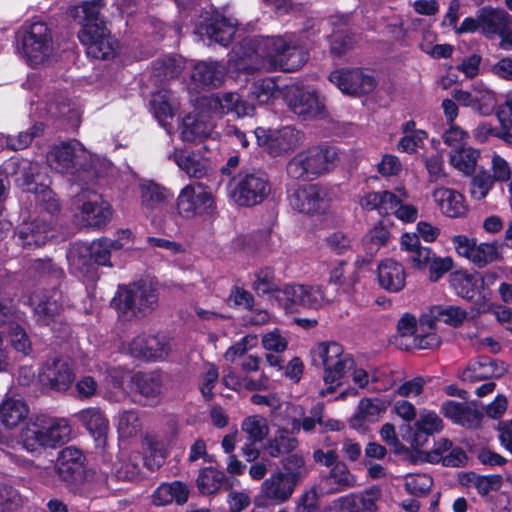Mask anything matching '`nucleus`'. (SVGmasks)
Masks as SVG:
<instances>
[{"mask_svg": "<svg viewBox=\"0 0 512 512\" xmlns=\"http://www.w3.org/2000/svg\"><path fill=\"white\" fill-rule=\"evenodd\" d=\"M247 45L249 48L243 52V56L235 63H230V67L245 72L257 69L292 72L302 67L307 60L294 34L261 36L249 41Z\"/></svg>", "mask_w": 512, "mask_h": 512, "instance_id": "nucleus-1", "label": "nucleus"}, {"mask_svg": "<svg viewBox=\"0 0 512 512\" xmlns=\"http://www.w3.org/2000/svg\"><path fill=\"white\" fill-rule=\"evenodd\" d=\"M19 186L31 193L36 201L39 216L30 222H24L18 230L19 244L24 248L40 247L49 238L54 215L59 211V203L53 191L43 184H37L25 178Z\"/></svg>", "mask_w": 512, "mask_h": 512, "instance_id": "nucleus-2", "label": "nucleus"}, {"mask_svg": "<svg viewBox=\"0 0 512 512\" xmlns=\"http://www.w3.org/2000/svg\"><path fill=\"white\" fill-rule=\"evenodd\" d=\"M100 2H84L71 10L72 17L81 25L78 34L80 42L86 47L88 56L95 59H109L114 55L115 43L99 17Z\"/></svg>", "mask_w": 512, "mask_h": 512, "instance_id": "nucleus-3", "label": "nucleus"}, {"mask_svg": "<svg viewBox=\"0 0 512 512\" xmlns=\"http://www.w3.org/2000/svg\"><path fill=\"white\" fill-rule=\"evenodd\" d=\"M397 193L391 191L370 192L360 199L363 209L376 210L380 215H394L398 220L412 223L418 218V209L405 203L409 194L405 188H398Z\"/></svg>", "mask_w": 512, "mask_h": 512, "instance_id": "nucleus-4", "label": "nucleus"}, {"mask_svg": "<svg viewBox=\"0 0 512 512\" xmlns=\"http://www.w3.org/2000/svg\"><path fill=\"white\" fill-rule=\"evenodd\" d=\"M113 248L111 239L103 238L90 244H76L68 252L67 259L73 273L93 277L95 264L111 266L110 254Z\"/></svg>", "mask_w": 512, "mask_h": 512, "instance_id": "nucleus-5", "label": "nucleus"}, {"mask_svg": "<svg viewBox=\"0 0 512 512\" xmlns=\"http://www.w3.org/2000/svg\"><path fill=\"white\" fill-rule=\"evenodd\" d=\"M336 152L332 148L312 147L297 153L287 164V174L293 179H310L331 169Z\"/></svg>", "mask_w": 512, "mask_h": 512, "instance_id": "nucleus-6", "label": "nucleus"}, {"mask_svg": "<svg viewBox=\"0 0 512 512\" xmlns=\"http://www.w3.org/2000/svg\"><path fill=\"white\" fill-rule=\"evenodd\" d=\"M267 176L262 172H244L234 177L230 185V194L240 206L260 204L270 193Z\"/></svg>", "mask_w": 512, "mask_h": 512, "instance_id": "nucleus-7", "label": "nucleus"}, {"mask_svg": "<svg viewBox=\"0 0 512 512\" xmlns=\"http://www.w3.org/2000/svg\"><path fill=\"white\" fill-rule=\"evenodd\" d=\"M159 295L156 287L147 282L130 285L118 294L116 306L124 313L130 312L137 317L152 313L158 305Z\"/></svg>", "mask_w": 512, "mask_h": 512, "instance_id": "nucleus-8", "label": "nucleus"}, {"mask_svg": "<svg viewBox=\"0 0 512 512\" xmlns=\"http://www.w3.org/2000/svg\"><path fill=\"white\" fill-rule=\"evenodd\" d=\"M21 46L28 63H43L53 52L52 36L47 24L40 21L30 24L23 33Z\"/></svg>", "mask_w": 512, "mask_h": 512, "instance_id": "nucleus-9", "label": "nucleus"}, {"mask_svg": "<svg viewBox=\"0 0 512 512\" xmlns=\"http://www.w3.org/2000/svg\"><path fill=\"white\" fill-rule=\"evenodd\" d=\"M73 206L83 224L88 227H103L112 217L110 203L95 192L82 191L77 194Z\"/></svg>", "mask_w": 512, "mask_h": 512, "instance_id": "nucleus-10", "label": "nucleus"}, {"mask_svg": "<svg viewBox=\"0 0 512 512\" xmlns=\"http://www.w3.org/2000/svg\"><path fill=\"white\" fill-rule=\"evenodd\" d=\"M480 33L492 39L498 36L500 47L512 49V16L505 10L490 6L479 9Z\"/></svg>", "mask_w": 512, "mask_h": 512, "instance_id": "nucleus-11", "label": "nucleus"}, {"mask_svg": "<svg viewBox=\"0 0 512 512\" xmlns=\"http://www.w3.org/2000/svg\"><path fill=\"white\" fill-rule=\"evenodd\" d=\"M213 206L211 192L200 183L186 185L176 200L178 215L186 219L203 215L212 210Z\"/></svg>", "mask_w": 512, "mask_h": 512, "instance_id": "nucleus-12", "label": "nucleus"}, {"mask_svg": "<svg viewBox=\"0 0 512 512\" xmlns=\"http://www.w3.org/2000/svg\"><path fill=\"white\" fill-rule=\"evenodd\" d=\"M401 337L412 339L411 345L418 349H432L439 345L440 339L433 332V317L423 314L417 321L414 316L404 315L398 322Z\"/></svg>", "mask_w": 512, "mask_h": 512, "instance_id": "nucleus-13", "label": "nucleus"}, {"mask_svg": "<svg viewBox=\"0 0 512 512\" xmlns=\"http://www.w3.org/2000/svg\"><path fill=\"white\" fill-rule=\"evenodd\" d=\"M451 242L458 256L467 259L480 268L500 257V246L497 242L477 244L475 238H470L464 234L454 235Z\"/></svg>", "mask_w": 512, "mask_h": 512, "instance_id": "nucleus-14", "label": "nucleus"}, {"mask_svg": "<svg viewBox=\"0 0 512 512\" xmlns=\"http://www.w3.org/2000/svg\"><path fill=\"white\" fill-rule=\"evenodd\" d=\"M257 143L265 147L271 156H282L294 150L301 143L300 133L291 126L279 129L257 128L254 132Z\"/></svg>", "mask_w": 512, "mask_h": 512, "instance_id": "nucleus-15", "label": "nucleus"}, {"mask_svg": "<svg viewBox=\"0 0 512 512\" xmlns=\"http://www.w3.org/2000/svg\"><path fill=\"white\" fill-rule=\"evenodd\" d=\"M296 485L295 476L282 471L274 472L261 484V492L254 498V505L266 507L269 500L277 504L284 503L291 498Z\"/></svg>", "mask_w": 512, "mask_h": 512, "instance_id": "nucleus-16", "label": "nucleus"}, {"mask_svg": "<svg viewBox=\"0 0 512 512\" xmlns=\"http://www.w3.org/2000/svg\"><path fill=\"white\" fill-rule=\"evenodd\" d=\"M37 321L45 326L55 329L65 302L60 291L54 289L50 292H35L29 299Z\"/></svg>", "mask_w": 512, "mask_h": 512, "instance_id": "nucleus-17", "label": "nucleus"}, {"mask_svg": "<svg viewBox=\"0 0 512 512\" xmlns=\"http://www.w3.org/2000/svg\"><path fill=\"white\" fill-rule=\"evenodd\" d=\"M86 158L84 147L77 141L54 146L47 155L50 167L60 173L73 174L84 167L82 160Z\"/></svg>", "mask_w": 512, "mask_h": 512, "instance_id": "nucleus-18", "label": "nucleus"}, {"mask_svg": "<svg viewBox=\"0 0 512 512\" xmlns=\"http://www.w3.org/2000/svg\"><path fill=\"white\" fill-rule=\"evenodd\" d=\"M237 21L227 18L219 12L206 13L203 21L195 25V33L226 46L232 40L236 32Z\"/></svg>", "mask_w": 512, "mask_h": 512, "instance_id": "nucleus-19", "label": "nucleus"}, {"mask_svg": "<svg viewBox=\"0 0 512 512\" xmlns=\"http://www.w3.org/2000/svg\"><path fill=\"white\" fill-rule=\"evenodd\" d=\"M329 80L341 92L349 95L369 93L375 87L374 78L360 69L335 70L330 74Z\"/></svg>", "mask_w": 512, "mask_h": 512, "instance_id": "nucleus-20", "label": "nucleus"}, {"mask_svg": "<svg viewBox=\"0 0 512 512\" xmlns=\"http://www.w3.org/2000/svg\"><path fill=\"white\" fill-rule=\"evenodd\" d=\"M39 377L50 388L56 391H66L72 385L75 374L67 359L54 357L44 363Z\"/></svg>", "mask_w": 512, "mask_h": 512, "instance_id": "nucleus-21", "label": "nucleus"}, {"mask_svg": "<svg viewBox=\"0 0 512 512\" xmlns=\"http://www.w3.org/2000/svg\"><path fill=\"white\" fill-rule=\"evenodd\" d=\"M289 203L299 212L313 214L326 208V193L318 185H303L289 195Z\"/></svg>", "mask_w": 512, "mask_h": 512, "instance_id": "nucleus-22", "label": "nucleus"}, {"mask_svg": "<svg viewBox=\"0 0 512 512\" xmlns=\"http://www.w3.org/2000/svg\"><path fill=\"white\" fill-rule=\"evenodd\" d=\"M128 353L139 359L163 360L170 351L168 341L162 337L141 334L128 344Z\"/></svg>", "mask_w": 512, "mask_h": 512, "instance_id": "nucleus-23", "label": "nucleus"}, {"mask_svg": "<svg viewBox=\"0 0 512 512\" xmlns=\"http://www.w3.org/2000/svg\"><path fill=\"white\" fill-rule=\"evenodd\" d=\"M400 250L405 253V260L412 269L425 270L433 251L423 246L415 233H404L400 237Z\"/></svg>", "mask_w": 512, "mask_h": 512, "instance_id": "nucleus-24", "label": "nucleus"}, {"mask_svg": "<svg viewBox=\"0 0 512 512\" xmlns=\"http://www.w3.org/2000/svg\"><path fill=\"white\" fill-rule=\"evenodd\" d=\"M208 106L216 114H234L238 118L250 116L254 112V106L234 92L212 96L208 99Z\"/></svg>", "mask_w": 512, "mask_h": 512, "instance_id": "nucleus-25", "label": "nucleus"}, {"mask_svg": "<svg viewBox=\"0 0 512 512\" xmlns=\"http://www.w3.org/2000/svg\"><path fill=\"white\" fill-rule=\"evenodd\" d=\"M432 198L442 214L447 217L461 218L468 212L464 196L454 189L438 187L433 190Z\"/></svg>", "mask_w": 512, "mask_h": 512, "instance_id": "nucleus-26", "label": "nucleus"}, {"mask_svg": "<svg viewBox=\"0 0 512 512\" xmlns=\"http://www.w3.org/2000/svg\"><path fill=\"white\" fill-rule=\"evenodd\" d=\"M85 457L75 447H66L57 458L55 470L65 482H73L82 476Z\"/></svg>", "mask_w": 512, "mask_h": 512, "instance_id": "nucleus-27", "label": "nucleus"}, {"mask_svg": "<svg viewBox=\"0 0 512 512\" xmlns=\"http://www.w3.org/2000/svg\"><path fill=\"white\" fill-rule=\"evenodd\" d=\"M381 491L371 487L360 493H351L337 499V504L345 512H376Z\"/></svg>", "mask_w": 512, "mask_h": 512, "instance_id": "nucleus-28", "label": "nucleus"}, {"mask_svg": "<svg viewBox=\"0 0 512 512\" xmlns=\"http://www.w3.org/2000/svg\"><path fill=\"white\" fill-rule=\"evenodd\" d=\"M151 110L158 123L169 135L173 133L171 121L179 108V103L169 91H159L152 95Z\"/></svg>", "mask_w": 512, "mask_h": 512, "instance_id": "nucleus-29", "label": "nucleus"}, {"mask_svg": "<svg viewBox=\"0 0 512 512\" xmlns=\"http://www.w3.org/2000/svg\"><path fill=\"white\" fill-rule=\"evenodd\" d=\"M377 279L383 289L389 292H398L405 286L406 271L397 260L386 258L378 264Z\"/></svg>", "mask_w": 512, "mask_h": 512, "instance_id": "nucleus-30", "label": "nucleus"}, {"mask_svg": "<svg viewBox=\"0 0 512 512\" xmlns=\"http://www.w3.org/2000/svg\"><path fill=\"white\" fill-rule=\"evenodd\" d=\"M214 127V123L208 115L204 113L188 114L182 119L180 136L186 142L212 137Z\"/></svg>", "mask_w": 512, "mask_h": 512, "instance_id": "nucleus-31", "label": "nucleus"}, {"mask_svg": "<svg viewBox=\"0 0 512 512\" xmlns=\"http://www.w3.org/2000/svg\"><path fill=\"white\" fill-rule=\"evenodd\" d=\"M442 414L453 423L467 428H474L480 424L481 413L472 403L446 401L441 407Z\"/></svg>", "mask_w": 512, "mask_h": 512, "instance_id": "nucleus-32", "label": "nucleus"}, {"mask_svg": "<svg viewBox=\"0 0 512 512\" xmlns=\"http://www.w3.org/2000/svg\"><path fill=\"white\" fill-rule=\"evenodd\" d=\"M289 108L303 119L321 116L324 104L315 91L297 90L288 100Z\"/></svg>", "mask_w": 512, "mask_h": 512, "instance_id": "nucleus-33", "label": "nucleus"}, {"mask_svg": "<svg viewBox=\"0 0 512 512\" xmlns=\"http://www.w3.org/2000/svg\"><path fill=\"white\" fill-rule=\"evenodd\" d=\"M226 72L223 64L218 62H199L194 65L191 80L195 88H214L219 86Z\"/></svg>", "mask_w": 512, "mask_h": 512, "instance_id": "nucleus-34", "label": "nucleus"}, {"mask_svg": "<svg viewBox=\"0 0 512 512\" xmlns=\"http://www.w3.org/2000/svg\"><path fill=\"white\" fill-rule=\"evenodd\" d=\"M353 364V358L342 351L340 357L324 368L323 381L326 388L320 389L318 392L319 395L321 397H325L328 394L333 393L336 387L341 384V379L344 375L352 369Z\"/></svg>", "mask_w": 512, "mask_h": 512, "instance_id": "nucleus-35", "label": "nucleus"}, {"mask_svg": "<svg viewBox=\"0 0 512 512\" xmlns=\"http://www.w3.org/2000/svg\"><path fill=\"white\" fill-rule=\"evenodd\" d=\"M139 189L141 207L147 215L153 214L162 203L173 197L170 190L153 181H142Z\"/></svg>", "mask_w": 512, "mask_h": 512, "instance_id": "nucleus-36", "label": "nucleus"}, {"mask_svg": "<svg viewBox=\"0 0 512 512\" xmlns=\"http://www.w3.org/2000/svg\"><path fill=\"white\" fill-rule=\"evenodd\" d=\"M391 404L389 398H363L358 404V411L352 420L354 427L374 423L383 415Z\"/></svg>", "mask_w": 512, "mask_h": 512, "instance_id": "nucleus-37", "label": "nucleus"}, {"mask_svg": "<svg viewBox=\"0 0 512 512\" xmlns=\"http://www.w3.org/2000/svg\"><path fill=\"white\" fill-rule=\"evenodd\" d=\"M189 489L180 482H164L160 484L152 494V503L155 506H167L172 503L184 504L188 500Z\"/></svg>", "mask_w": 512, "mask_h": 512, "instance_id": "nucleus-38", "label": "nucleus"}, {"mask_svg": "<svg viewBox=\"0 0 512 512\" xmlns=\"http://www.w3.org/2000/svg\"><path fill=\"white\" fill-rule=\"evenodd\" d=\"M29 413L27 404L20 397H6L0 403V422L8 429L16 428Z\"/></svg>", "mask_w": 512, "mask_h": 512, "instance_id": "nucleus-39", "label": "nucleus"}, {"mask_svg": "<svg viewBox=\"0 0 512 512\" xmlns=\"http://www.w3.org/2000/svg\"><path fill=\"white\" fill-rule=\"evenodd\" d=\"M390 239L389 230L383 225H376L370 229L362 238V249L369 259L358 258L355 266L360 268L362 265L370 262V260L385 247Z\"/></svg>", "mask_w": 512, "mask_h": 512, "instance_id": "nucleus-40", "label": "nucleus"}, {"mask_svg": "<svg viewBox=\"0 0 512 512\" xmlns=\"http://www.w3.org/2000/svg\"><path fill=\"white\" fill-rule=\"evenodd\" d=\"M168 157L169 159H172L189 177L201 178L207 172L208 161L199 154H195L187 150L176 149Z\"/></svg>", "mask_w": 512, "mask_h": 512, "instance_id": "nucleus-41", "label": "nucleus"}, {"mask_svg": "<svg viewBox=\"0 0 512 512\" xmlns=\"http://www.w3.org/2000/svg\"><path fill=\"white\" fill-rule=\"evenodd\" d=\"M505 371L506 368L503 363L498 367L495 362L483 358L478 361L470 362L462 372L461 378L466 382H476L490 377H500Z\"/></svg>", "mask_w": 512, "mask_h": 512, "instance_id": "nucleus-42", "label": "nucleus"}, {"mask_svg": "<svg viewBox=\"0 0 512 512\" xmlns=\"http://www.w3.org/2000/svg\"><path fill=\"white\" fill-rule=\"evenodd\" d=\"M356 477L344 463H336L330 473L322 480L323 488L328 493H336L356 486Z\"/></svg>", "mask_w": 512, "mask_h": 512, "instance_id": "nucleus-43", "label": "nucleus"}, {"mask_svg": "<svg viewBox=\"0 0 512 512\" xmlns=\"http://www.w3.org/2000/svg\"><path fill=\"white\" fill-rule=\"evenodd\" d=\"M401 131L403 135L397 143V150L403 153H416L418 149L423 147L424 142L428 137L426 131L417 129L416 123L413 120L403 123Z\"/></svg>", "mask_w": 512, "mask_h": 512, "instance_id": "nucleus-44", "label": "nucleus"}, {"mask_svg": "<svg viewBox=\"0 0 512 512\" xmlns=\"http://www.w3.org/2000/svg\"><path fill=\"white\" fill-rule=\"evenodd\" d=\"M480 158V150L472 146L452 150L449 154V163L464 176L472 175Z\"/></svg>", "mask_w": 512, "mask_h": 512, "instance_id": "nucleus-45", "label": "nucleus"}, {"mask_svg": "<svg viewBox=\"0 0 512 512\" xmlns=\"http://www.w3.org/2000/svg\"><path fill=\"white\" fill-rule=\"evenodd\" d=\"M449 283L455 293L464 299H473L479 291L478 275L465 270L452 272L449 276Z\"/></svg>", "mask_w": 512, "mask_h": 512, "instance_id": "nucleus-46", "label": "nucleus"}, {"mask_svg": "<svg viewBox=\"0 0 512 512\" xmlns=\"http://www.w3.org/2000/svg\"><path fill=\"white\" fill-rule=\"evenodd\" d=\"M295 431L287 429H278L272 438H270L265 446L267 453L274 458L286 455L294 451L299 442L294 436Z\"/></svg>", "mask_w": 512, "mask_h": 512, "instance_id": "nucleus-47", "label": "nucleus"}, {"mask_svg": "<svg viewBox=\"0 0 512 512\" xmlns=\"http://www.w3.org/2000/svg\"><path fill=\"white\" fill-rule=\"evenodd\" d=\"M44 429L45 448H55L58 445L65 444L71 434V428L64 419H42Z\"/></svg>", "mask_w": 512, "mask_h": 512, "instance_id": "nucleus-48", "label": "nucleus"}, {"mask_svg": "<svg viewBox=\"0 0 512 512\" xmlns=\"http://www.w3.org/2000/svg\"><path fill=\"white\" fill-rule=\"evenodd\" d=\"M74 417L83 424L89 432L97 437L99 441H104L108 429V421L98 408H87L79 411Z\"/></svg>", "mask_w": 512, "mask_h": 512, "instance_id": "nucleus-49", "label": "nucleus"}, {"mask_svg": "<svg viewBox=\"0 0 512 512\" xmlns=\"http://www.w3.org/2000/svg\"><path fill=\"white\" fill-rule=\"evenodd\" d=\"M429 317H433V332L436 329L437 321H441L447 325L458 327L462 325L468 317L465 309L455 305H439L433 307L429 313Z\"/></svg>", "mask_w": 512, "mask_h": 512, "instance_id": "nucleus-50", "label": "nucleus"}, {"mask_svg": "<svg viewBox=\"0 0 512 512\" xmlns=\"http://www.w3.org/2000/svg\"><path fill=\"white\" fill-rule=\"evenodd\" d=\"M305 293V285H286L277 293L275 300L283 306L286 312L294 313L305 308Z\"/></svg>", "mask_w": 512, "mask_h": 512, "instance_id": "nucleus-51", "label": "nucleus"}, {"mask_svg": "<svg viewBox=\"0 0 512 512\" xmlns=\"http://www.w3.org/2000/svg\"><path fill=\"white\" fill-rule=\"evenodd\" d=\"M42 419L29 422L21 431V442L28 452H38L45 448Z\"/></svg>", "mask_w": 512, "mask_h": 512, "instance_id": "nucleus-52", "label": "nucleus"}, {"mask_svg": "<svg viewBox=\"0 0 512 512\" xmlns=\"http://www.w3.org/2000/svg\"><path fill=\"white\" fill-rule=\"evenodd\" d=\"M146 446L144 464L150 470L159 468L165 461L167 449L163 440L149 435L144 439Z\"/></svg>", "mask_w": 512, "mask_h": 512, "instance_id": "nucleus-53", "label": "nucleus"}, {"mask_svg": "<svg viewBox=\"0 0 512 512\" xmlns=\"http://www.w3.org/2000/svg\"><path fill=\"white\" fill-rule=\"evenodd\" d=\"M252 289L258 295H269L276 298L277 293L281 290L278 288L274 270L271 267L260 268L253 274Z\"/></svg>", "mask_w": 512, "mask_h": 512, "instance_id": "nucleus-54", "label": "nucleus"}, {"mask_svg": "<svg viewBox=\"0 0 512 512\" xmlns=\"http://www.w3.org/2000/svg\"><path fill=\"white\" fill-rule=\"evenodd\" d=\"M472 88L476 112L481 115L491 114L497 102L495 92L482 81L473 83Z\"/></svg>", "mask_w": 512, "mask_h": 512, "instance_id": "nucleus-55", "label": "nucleus"}, {"mask_svg": "<svg viewBox=\"0 0 512 512\" xmlns=\"http://www.w3.org/2000/svg\"><path fill=\"white\" fill-rule=\"evenodd\" d=\"M225 475L223 472L206 467L200 470L197 477V487L204 495H211L218 492L224 484Z\"/></svg>", "mask_w": 512, "mask_h": 512, "instance_id": "nucleus-56", "label": "nucleus"}, {"mask_svg": "<svg viewBox=\"0 0 512 512\" xmlns=\"http://www.w3.org/2000/svg\"><path fill=\"white\" fill-rule=\"evenodd\" d=\"M137 391L144 397H155L161 393L162 378L155 372L138 373L132 377Z\"/></svg>", "mask_w": 512, "mask_h": 512, "instance_id": "nucleus-57", "label": "nucleus"}, {"mask_svg": "<svg viewBox=\"0 0 512 512\" xmlns=\"http://www.w3.org/2000/svg\"><path fill=\"white\" fill-rule=\"evenodd\" d=\"M298 409L296 413L290 411V414H287L288 417H292L291 428L295 432H299L300 429H303L305 432H311L314 430L316 424H320L322 422L323 417V405L316 404L310 410V416L304 417L302 420L296 418V415H300L303 413V409L300 406H297Z\"/></svg>", "mask_w": 512, "mask_h": 512, "instance_id": "nucleus-58", "label": "nucleus"}, {"mask_svg": "<svg viewBox=\"0 0 512 512\" xmlns=\"http://www.w3.org/2000/svg\"><path fill=\"white\" fill-rule=\"evenodd\" d=\"M401 377L402 373L391 366H382L372 369V390L387 391L392 388Z\"/></svg>", "mask_w": 512, "mask_h": 512, "instance_id": "nucleus-59", "label": "nucleus"}, {"mask_svg": "<svg viewBox=\"0 0 512 512\" xmlns=\"http://www.w3.org/2000/svg\"><path fill=\"white\" fill-rule=\"evenodd\" d=\"M241 428L251 443L261 442L269 433L267 420L260 415L246 417Z\"/></svg>", "mask_w": 512, "mask_h": 512, "instance_id": "nucleus-60", "label": "nucleus"}, {"mask_svg": "<svg viewBox=\"0 0 512 512\" xmlns=\"http://www.w3.org/2000/svg\"><path fill=\"white\" fill-rule=\"evenodd\" d=\"M279 94L278 87L272 78L255 81L250 91V99L259 104H268Z\"/></svg>", "mask_w": 512, "mask_h": 512, "instance_id": "nucleus-61", "label": "nucleus"}, {"mask_svg": "<svg viewBox=\"0 0 512 512\" xmlns=\"http://www.w3.org/2000/svg\"><path fill=\"white\" fill-rule=\"evenodd\" d=\"M44 125L42 123H35L28 130L20 132L16 137L0 136V140L4 141L7 148L11 150H21L28 147L34 138L42 135Z\"/></svg>", "mask_w": 512, "mask_h": 512, "instance_id": "nucleus-62", "label": "nucleus"}, {"mask_svg": "<svg viewBox=\"0 0 512 512\" xmlns=\"http://www.w3.org/2000/svg\"><path fill=\"white\" fill-rule=\"evenodd\" d=\"M111 472L119 480H134L138 477L140 468L136 457L122 454L114 463Z\"/></svg>", "mask_w": 512, "mask_h": 512, "instance_id": "nucleus-63", "label": "nucleus"}, {"mask_svg": "<svg viewBox=\"0 0 512 512\" xmlns=\"http://www.w3.org/2000/svg\"><path fill=\"white\" fill-rule=\"evenodd\" d=\"M139 415L134 410L122 411L117 417V430L122 438L135 436L141 430Z\"/></svg>", "mask_w": 512, "mask_h": 512, "instance_id": "nucleus-64", "label": "nucleus"}]
</instances>
